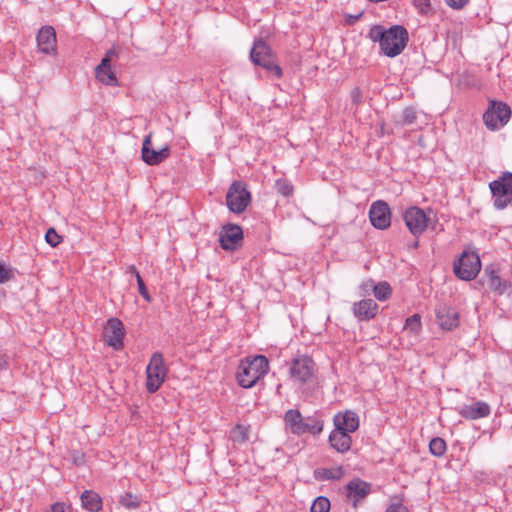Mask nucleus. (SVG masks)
I'll return each mask as SVG.
<instances>
[{
	"label": "nucleus",
	"instance_id": "nucleus-1",
	"mask_svg": "<svg viewBox=\"0 0 512 512\" xmlns=\"http://www.w3.org/2000/svg\"><path fill=\"white\" fill-rule=\"evenodd\" d=\"M268 370L269 362L263 355L245 359L237 372L238 384L243 388H251L268 373Z\"/></svg>",
	"mask_w": 512,
	"mask_h": 512
},
{
	"label": "nucleus",
	"instance_id": "nucleus-2",
	"mask_svg": "<svg viewBox=\"0 0 512 512\" xmlns=\"http://www.w3.org/2000/svg\"><path fill=\"white\" fill-rule=\"evenodd\" d=\"M250 59L253 64L261 66L267 72L274 74L277 79L282 77L283 72L276 61L275 55L267 43L262 39L254 42L250 51Z\"/></svg>",
	"mask_w": 512,
	"mask_h": 512
},
{
	"label": "nucleus",
	"instance_id": "nucleus-3",
	"mask_svg": "<svg viewBox=\"0 0 512 512\" xmlns=\"http://www.w3.org/2000/svg\"><path fill=\"white\" fill-rule=\"evenodd\" d=\"M408 40V31L401 25H393L387 29L381 50L387 57H396L405 49Z\"/></svg>",
	"mask_w": 512,
	"mask_h": 512
},
{
	"label": "nucleus",
	"instance_id": "nucleus-4",
	"mask_svg": "<svg viewBox=\"0 0 512 512\" xmlns=\"http://www.w3.org/2000/svg\"><path fill=\"white\" fill-rule=\"evenodd\" d=\"M495 208L502 210L512 202V173L504 172L489 184Z\"/></svg>",
	"mask_w": 512,
	"mask_h": 512
},
{
	"label": "nucleus",
	"instance_id": "nucleus-5",
	"mask_svg": "<svg viewBox=\"0 0 512 512\" xmlns=\"http://www.w3.org/2000/svg\"><path fill=\"white\" fill-rule=\"evenodd\" d=\"M453 269L459 279L470 281L480 272V258L475 252L463 251L461 256L454 261Z\"/></svg>",
	"mask_w": 512,
	"mask_h": 512
},
{
	"label": "nucleus",
	"instance_id": "nucleus-6",
	"mask_svg": "<svg viewBox=\"0 0 512 512\" xmlns=\"http://www.w3.org/2000/svg\"><path fill=\"white\" fill-rule=\"evenodd\" d=\"M251 201V195L243 181H234L226 194V203L229 210L240 214L245 211Z\"/></svg>",
	"mask_w": 512,
	"mask_h": 512
},
{
	"label": "nucleus",
	"instance_id": "nucleus-7",
	"mask_svg": "<svg viewBox=\"0 0 512 512\" xmlns=\"http://www.w3.org/2000/svg\"><path fill=\"white\" fill-rule=\"evenodd\" d=\"M147 381L146 388L150 393L156 392L166 377V368L164 366L163 356L159 352L153 353L146 369Z\"/></svg>",
	"mask_w": 512,
	"mask_h": 512
},
{
	"label": "nucleus",
	"instance_id": "nucleus-8",
	"mask_svg": "<svg viewBox=\"0 0 512 512\" xmlns=\"http://www.w3.org/2000/svg\"><path fill=\"white\" fill-rule=\"evenodd\" d=\"M511 109L503 102L492 101L490 107L483 114L486 127L492 131L503 127L510 119Z\"/></svg>",
	"mask_w": 512,
	"mask_h": 512
},
{
	"label": "nucleus",
	"instance_id": "nucleus-9",
	"mask_svg": "<svg viewBox=\"0 0 512 512\" xmlns=\"http://www.w3.org/2000/svg\"><path fill=\"white\" fill-rule=\"evenodd\" d=\"M403 220L410 233L418 238L426 230L429 218L423 209L411 206L403 213Z\"/></svg>",
	"mask_w": 512,
	"mask_h": 512
},
{
	"label": "nucleus",
	"instance_id": "nucleus-10",
	"mask_svg": "<svg viewBox=\"0 0 512 512\" xmlns=\"http://www.w3.org/2000/svg\"><path fill=\"white\" fill-rule=\"evenodd\" d=\"M315 371V363L309 356H299L291 361L289 368L290 376L300 383L309 382Z\"/></svg>",
	"mask_w": 512,
	"mask_h": 512
},
{
	"label": "nucleus",
	"instance_id": "nucleus-11",
	"mask_svg": "<svg viewBox=\"0 0 512 512\" xmlns=\"http://www.w3.org/2000/svg\"><path fill=\"white\" fill-rule=\"evenodd\" d=\"M171 150L168 145L160 149H154L152 145V133L145 136L141 149L142 160L150 166L159 165L170 156Z\"/></svg>",
	"mask_w": 512,
	"mask_h": 512
},
{
	"label": "nucleus",
	"instance_id": "nucleus-12",
	"mask_svg": "<svg viewBox=\"0 0 512 512\" xmlns=\"http://www.w3.org/2000/svg\"><path fill=\"white\" fill-rule=\"evenodd\" d=\"M371 224L380 230L387 229L391 224V211L389 205L383 201H375L369 209Z\"/></svg>",
	"mask_w": 512,
	"mask_h": 512
},
{
	"label": "nucleus",
	"instance_id": "nucleus-13",
	"mask_svg": "<svg viewBox=\"0 0 512 512\" xmlns=\"http://www.w3.org/2000/svg\"><path fill=\"white\" fill-rule=\"evenodd\" d=\"M243 240V230L237 224H227L222 227L219 242L224 250H236Z\"/></svg>",
	"mask_w": 512,
	"mask_h": 512
},
{
	"label": "nucleus",
	"instance_id": "nucleus-14",
	"mask_svg": "<svg viewBox=\"0 0 512 512\" xmlns=\"http://www.w3.org/2000/svg\"><path fill=\"white\" fill-rule=\"evenodd\" d=\"M105 337L107 344L115 350L123 347V338L125 335L123 323L117 318H110L105 327Z\"/></svg>",
	"mask_w": 512,
	"mask_h": 512
},
{
	"label": "nucleus",
	"instance_id": "nucleus-15",
	"mask_svg": "<svg viewBox=\"0 0 512 512\" xmlns=\"http://www.w3.org/2000/svg\"><path fill=\"white\" fill-rule=\"evenodd\" d=\"M436 319L439 326L444 330H452L459 325L458 312L447 305H439L436 310Z\"/></svg>",
	"mask_w": 512,
	"mask_h": 512
},
{
	"label": "nucleus",
	"instance_id": "nucleus-16",
	"mask_svg": "<svg viewBox=\"0 0 512 512\" xmlns=\"http://www.w3.org/2000/svg\"><path fill=\"white\" fill-rule=\"evenodd\" d=\"M333 422L336 429L350 434L355 432L359 427V417L351 410H346L344 413H337L333 418Z\"/></svg>",
	"mask_w": 512,
	"mask_h": 512
},
{
	"label": "nucleus",
	"instance_id": "nucleus-17",
	"mask_svg": "<svg viewBox=\"0 0 512 512\" xmlns=\"http://www.w3.org/2000/svg\"><path fill=\"white\" fill-rule=\"evenodd\" d=\"M484 274L487 277L490 289L498 295L504 294L511 287V283L509 281L502 280L500 278L499 269L494 264L486 266Z\"/></svg>",
	"mask_w": 512,
	"mask_h": 512
},
{
	"label": "nucleus",
	"instance_id": "nucleus-18",
	"mask_svg": "<svg viewBox=\"0 0 512 512\" xmlns=\"http://www.w3.org/2000/svg\"><path fill=\"white\" fill-rule=\"evenodd\" d=\"M56 32L51 26L42 27L37 34V45L41 52L50 54L56 48Z\"/></svg>",
	"mask_w": 512,
	"mask_h": 512
},
{
	"label": "nucleus",
	"instance_id": "nucleus-19",
	"mask_svg": "<svg viewBox=\"0 0 512 512\" xmlns=\"http://www.w3.org/2000/svg\"><path fill=\"white\" fill-rule=\"evenodd\" d=\"M305 421L299 410L289 409L285 412L284 422L286 429L294 435L305 434Z\"/></svg>",
	"mask_w": 512,
	"mask_h": 512
},
{
	"label": "nucleus",
	"instance_id": "nucleus-20",
	"mask_svg": "<svg viewBox=\"0 0 512 512\" xmlns=\"http://www.w3.org/2000/svg\"><path fill=\"white\" fill-rule=\"evenodd\" d=\"M490 406L483 401H477L470 405H464L460 408L459 413L463 418L476 420L487 417L490 414Z\"/></svg>",
	"mask_w": 512,
	"mask_h": 512
},
{
	"label": "nucleus",
	"instance_id": "nucleus-21",
	"mask_svg": "<svg viewBox=\"0 0 512 512\" xmlns=\"http://www.w3.org/2000/svg\"><path fill=\"white\" fill-rule=\"evenodd\" d=\"M330 445L339 453H345L350 450L352 438L350 433L334 429L329 435Z\"/></svg>",
	"mask_w": 512,
	"mask_h": 512
},
{
	"label": "nucleus",
	"instance_id": "nucleus-22",
	"mask_svg": "<svg viewBox=\"0 0 512 512\" xmlns=\"http://www.w3.org/2000/svg\"><path fill=\"white\" fill-rule=\"evenodd\" d=\"M378 305L373 299H364L354 304L353 313L359 320H370L377 312Z\"/></svg>",
	"mask_w": 512,
	"mask_h": 512
},
{
	"label": "nucleus",
	"instance_id": "nucleus-23",
	"mask_svg": "<svg viewBox=\"0 0 512 512\" xmlns=\"http://www.w3.org/2000/svg\"><path fill=\"white\" fill-rule=\"evenodd\" d=\"M96 79L104 85L118 86L119 82L112 71L111 66H108V60L102 59L100 64L95 68Z\"/></svg>",
	"mask_w": 512,
	"mask_h": 512
},
{
	"label": "nucleus",
	"instance_id": "nucleus-24",
	"mask_svg": "<svg viewBox=\"0 0 512 512\" xmlns=\"http://www.w3.org/2000/svg\"><path fill=\"white\" fill-rule=\"evenodd\" d=\"M348 497L354 500V505L356 502L365 498L370 493V484L359 479H353L347 484Z\"/></svg>",
	"mask_w": 512,
	"mask_h": 512
},
{
	"label": "nucleus",
	"instance_id": "nucleus-25",
	"mask_svg": "<svg viewBox=\"0 0 512 512\" xmlns=\"http://www.w3.org/2000/svg\"><path fill=\"white\" fill-rule=\"evenodd\" d=\"M82 507L90 512H98L102 507L101 497L91 490H86L81 495Z\"/></svg>",
	"mask_w": 512,
	"mask_h": 512
},
{
	"label": "nucleus",
	"instance_id": "nucleus-26",
	"mask_svg": "<svg viewBox=\"0 0 512 512\" xmlns=\"http://www.w3.org/2000/svg\"><path fill=\"white\" fill-rule=\"evenodd\" d=\"M317 480H340L344 476V470L341 466L334 468H319L314 471Z\"/></svg>",
	"mask_w": 512,
	"mask_h": 512
},
{
	"label": "nucleus",
	"instance_id": "nucleus-27",
	"mask_svg": "<svg viewBox=\"0 0 512 512\" xmlns=\"http://www.w3.org/2000/svg\"><path fill=\"white\" fill-rule=\"evenodd\" d=\"M230 439L234 443H245L249 440V426H244L241 424H237L231 431H230Z\"/></svg>",
	"mask_w": 512,
	"mask_h": 512
},
{
	"label": "nucleus",
	"instance_id": "nucleus-28",
	"mask_svg": "<svg viewBox=\"0 0 512 512\" xmlns=\"http://www.w3.org/2000/svg\"><path fill=\"white\" fill-rule=\"evenodd\" d=\"M429 450L432 455L441 457L447 450L446 442L440 437L432 438L429 443Z\"/></svg>",
	"mask_w": 512,
	"mask_h": 512
},
{
	"label": "nucleus",
	"instance_id": "nucleus-29",
	"mask_svg": "<svg viewBox=\"0 0 512 512\" xmlns=\"http://www.w3.org/2000/svg\"><path fill=\"white\" fill-rule=\"evenodd\" d=\"M323 421L317 418L308 417L305 421V433L318 435L323 431Z\"/></svg>",
	"mask_w": 512,
	"mask_h": 512
},
{
	"label": "nucleus",
	"instance_id": "nucleus-30",
	"mask_svg": "<svg viewBox=\"0 0 512 512\" xmlns=\"http://www.w3.org/2000/svg\"><path fill=\"white\" fill-rule=\"evenodd\" d=\"M373 292L378 300L384 301L390 297L391 287L387 282H380L373 287Z\"/></svg>",
	"mask_w": 512,
	"mask_h": 512
},
{
	"label": "nucleus",
	"instance_id": "nucleus-31",
	"mask_svg": "<svg viewBox=\"0 0 512 512\" xmlns=\"http://www.w3.org/2000/svg\"><path fill=\"white\" fill-rule=\"evenodd\" d=\"M330 507L329 499L325 496H319L313 501L310 510L311 512H329Z\"/></svg>",
	"mask_w": 512,
	"mask_h": 512
},
{
	"label": "nucleus",
	"instance_id": "nucleus-32",
	"mask_svg": "<svg viewBox=\"0 0 512 512\" xmlns=\"http://www.w3.org/2000/svg\"><path fill=\"white\" fill-rule=\"evenodd\" d=\"M400 117L399 124L402 126L412 125L417 119V113L413 107H406Z\"/></svg>",
	"mask_w": 512,
	"mask_h": 512
},
{
	"label": "nucleus",
	"instance_id": "nucleus-33",
	"mask_svg": "<svg viewBox=\"0 0 512 512\" xmlns=\"http://www.w3.org/2000/svg\"><path fill=\"white\" fill-rule=\"evenodd\" d=\"M386 32L387 29L383 26L375 25L370 29L368 36L373 42H379L380 48L382 49V43L384 42Z\"/></svg>",
	"mask_w": 512,
	"mask_h": 512
},
{
	"label": "nucleus",
	"instance_id": "nucleus-34",
	"mask_svg": "<svg viewBox=\"0 0 512 512\" xmlns=\"http://www.w3.org/2000/svg\"><path fill=\"white\" fill-rule=\"evenodd\" d=\"M120 504L128 509H136L140 505V499L138 496L131 493H125L120 497Z\"/></svg>",
	"mask_w": 512,
	"mask_h": 512
},
{
	"label": "nucleus",
	"instance_id": "nucleus-35",
	"mask_svg": "<svg viewBox=\"0 0 512 512\" xmlns=\"http://www.w3.org/2000/svg\"><path fill=\"white\" fill-rule=\"evenodd\" d=\"M276 190L279 194L283 195L284 197H289L293 194V186L292 184L286 180V179H278L275 184Z\"/></svg>",
	"mask_w": 512,
	"mask_h": 512
},
{
	"label": "nucleus",
	"instance_id": "nucleus-36",
	"mask_svg": "<svg viewBox=\"0 0 512 512\" xmlns=\"http://www.w3.org/2000/svg\"><path fill=\"white\" fill-rule=\"evenodd\" d=\"M45 240L51 247H56L62 240L54 228H49L45 234Z\"/></svg>",
	"mask_w": 512,
	"mask_h": 512
},
{
	"label": "nucleus",
	"instance_id": "nucleus-37",
	"mask_svg": "<svg viewBox=\"0 0 512 512\" xmlns=\"http://www.w3.org/2000/svg\"><path fill=\"white\" fill-rule=\"evenodd\" d=\"M421 327L420 316L418 314H414L406 319L405 328L412 331L417 332Z\"/></svg>",
	"mask_w": 512,
	"mask_h": 512
},
{
	"label": "nucleus",
	"instance_id": "nucleus-38",
	"mask_svg": "<svg viewBox=\"0 0 512 512\" xmlns=\"http://www.w3.org/2000/svg\"><path fill=\"white\" fill-rule=\"evenodd\" d=\"M14 278V270L0 263V284H4Z\"/></svg>",
	"mask_w": 512,
	"mask_h": 512
},
{
	"label": "nucleus",
	"instance_id": "nucleus-39",
	"mask_svg": "<svg viewBox=\"0 0 512 512\" xmlns=\"http://www.w3.org/2000/svg\"><path fill=\"white\" fill-rule=\"evenodd\" d=\"M413 3L422 15H427L431 11V0H413Z\"/></svg>",
	"mask_w": 512,
	"mask_h": 512
},
{
	"label": "nucleus",
	"instance_id": "nucleus-40",
	"mask_svg": "<svg viewBox=\"0 0 512 512\" xmlns=\"http://www.w3.org/2000/svg\"><path fill=\"white\" fill-rule=\"evenodd\" d=\"M137 285H138V290H139V293L140 295L146 300V301H151V297H150V294L145 286V283L142 279V277L140 276L139 273H137Z\"/></svg>",
	"mask_w": 512,
	"mask_h": 512
},
{
	"label": "nucleus",
	"instance_id": "nucleus-41",
	"mask_svg": "<svg viewBox=\"0 0 512 512\" xmlns=\"http://www.w3.org/2000/svg\"><path fill=\"white\" fill-rule=\"evenodd\" d=\"M445 1V4L454 9V10H460L462 8H464L469 2L470 0H444Z\"/></svg>",
	"mask_w": 512,
	"mask_h": 512
},
{
	"label": "nucleus",
	"instance_id": "nucleus-42",
	"mask_svg": "<svg viewBox=\"0 0 512 512\" xmlns=\"http://www.w3.org/2000/svg\"><path fill=\"white\" fill-rule=\"evenodd\" d=\"M386 512H408V509L400 501H396L388 506Z\"/></svg>",
	"mask_w": 512,
	"mask_h": 512
},
{
	"label": "nucleus",
	"instance_id": "nucleus-43",
	"mask_svg": "<svg viewBox=\"0 0 512 512\" xmlns=\"http://www.w3.org/2000/svg\"><path fill=\"white\" fill-rule=\"evenodd\" d=\"M118 50L115 48V47H112L111 49H109L104 57L102 59H107L108 60V66H111V62L114 58L118 57Z\"/></svg>",
	"mask_w": 512,
	"mask_h": 512
},
{
	"label": "nucleus",
	"instance_id": "nucleus-44",
	"mask_svg": "<svg viewBox=\"0 0 512 512\" xmlns=\"http://www.w3.org/2000/svg\"><path fill=\"white\" fill-rule=\"evenodd\" d=\"M52 512H71V509L69 506L65 505L64 503H55L51 506Z\"/></svg>",
	"mask_w": 512,
	"mask_h": 512
},
{
	"label": "nucleus",
	"instance_id": "nucleus-45",
	"mask_svg": "<svg viewBox=\"0 0 512 512\" xmlns=\"http://www.w3.org/2000/svg\"><path fill=\"white\" fill-rule=\"evenodd\" d=\"M8 367V356L5 353H0V371Z\"/></svg>",
	"mask_w": 512,
	"mask_h": 512
},
{
	"label": "nucleus",
	"instance_id": "nucleus-46",
	"mask_svg": "<svg viewBox=\"0 0 512 512\" xmlns=\"http://www.w3.org/2000/svg\"><path fill=\"white\" fill-rule=\"evenodd\" d=\"M352 98H353V101L355 103H359L360 102V99H361V91L359 88H355L353 91H352Z\"/></svg>",
	"mask_w": 512,
	"mask_h": 512
},
{
	"label": "nucleus",
	"instance_id": "nucleus-47",
	"mask_svg": "<svg viewBox=\"0 0 512 512\" xmlns=\"http://www.w3.org/2000/svg\"><path fill=\"white\" fill-rule=\"evenodd\" d=\"M127 272H129V273H131V274L135 275V277H136V278H137V273H139V272L137 271L136 267H135V266H133V265H131V266H129V267L127 268Z\"/></svg>",
	"mask_w": 512,
	"mask_h": 512
},
{
	"label": "nucleus",
	"instance_id": "nucleus-48",
	"mask_svg": "<svg viewBox=\"0 0 512 512\" xmlns=\"http://www.w3.org/2000/svg\"><path fill=\"white\" fill-rule=\"evenodd\" d=\"M84 460H83V455H80V456H77V457H74V463L77 464V465H81L83 464Z\"/></svg>",
	"mask_w": 512,
	"mask_h": 512
},
{
	"label": "nucleus",
	"instance_id": "nucleus-49",
	"mask_svg": "<svg viewBox=\"0 0 512 512\" xmlns=\"http://www.w3.org/2000/svg\"><path fill=\"white\" fill-rule=\"evenodd\" d=\"M418 246H419V241H418V240H415V241L412 243V245H411V247H412V248H414V249H417V248H418Z\"/></svg>",
	"mask_w": 512,
	"mask_h": 512
}]
</instances>
